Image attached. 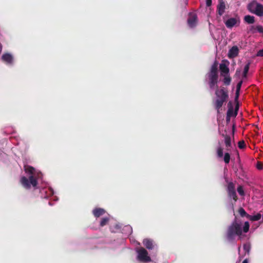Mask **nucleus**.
I'll use <instances>...</instances> for the list:
<instances>
[{
    "instance_id": "nucleus-1",
    "label": "nucleus",
    "mask_w": 263,
    "mask_h": 263,
    "mask_svg": "<svg viewBox=\"0 0 263 263\" xmlns=\"http://www.w3.org/2000/svg\"><path fill=\"white\" fill-rule=\"evenodd\" d=\"M208 76L209 79L210 88L213 89L215 85L216 86L215 93L216 98L213 100L212 103L215 109L217 110V114H220L221 107L229 98V93L228 90L224 87H221L220 89H218V86L217 85L218 79V63L216 61L212 65Z\"/></svg>"
},
{
    "instance_id": "nucleus-2",
    "label": "nucleus",
    "mask_w": 263,
    "mask_h": 263,
    "mask_svg": "<svg viewBox=\"0 0 263 263\" xmlns=\"http://www.w3.org/2000/svg\"><path fill=\"white\" fill-rule=\"evenodd\" d=\"M25 171L26 173L30 175L29 178L25 176H22L20 180L22 185L26 189L29 190L32 185L33 187H36L37 185V181L33 176L34 173V167L31 166H25Z\"/></svg>"
},
{
    "instance_id": "nucleus-3",
    "label": "nucleus",
    "mask_w": 263,
    "mask_h": 263,
    "mask_svg": "<svg viewBox=\"0 0 263 263\" xmlns=\"http://www.w3.org/2000/svg\"><path fill=\"white\" fill-rule=\"evenodd\" d=\"M242 232L241 225L235 220L228 227L226 237L229 241L232 242L236 236H241Z\"/></svg>"
},
{
    "instance_id": "nucleus-4",
    "label": "nucleus",
    "mask_w": 263,
    "mask_h": 263,
    "mask_svg": "<svg viewBox=\"0 0 263 263\" xmlns=\"http://www.w3.org/2000/svg\"><path fill=\"white\" fill-rule=\"evenodd\" d=\"M249 11L258 16H263V5L253 1L248 5Z\"/></svg>"
},
{
    "instance_id": "nucleus-5",
    "label": "nucleus",
    "mask_w": 263,
    "mask_h": 263,
    "mask_svg": "<svg viewBox=\"0 0 263 263\" xmlns=\"http://www.w3.org/2000/svg\"><path fill=\"white\" fill-rule=\"evenodd\" d=\"M137 253L138 254L137 259L139 261L143 262H148L152 260L151 257L148 256V252L144 248H139L137 250Z\"/></svg>"
},
{
    "instance_id": "nucleus-6",
    "label": "nucleus",
    "mask_w": 263,
    "mask_h": 263,
    "mask_svg": "<svg viewBox=\"0 0 263 263\" xmlns=\"http://www.w3.org/2000/svg\"><path fill=\"white\" fill-rule=\"evenodd\" d=\"M228 195L229 198H232L234 202H236L238 200V197L235 190V185L233 182H230L227 186Z\"/></svg>"
},
{
    "instance_id": "nucleus-7",
    "label": "nucleus",
    "mask_w": 263,
    "mask_h": 263,
    "mask_svg": "<svg viewBox=\"0 0 263 263\" xmlns=\"http://www.w3.org/2000/svg\"><path fill=\"white\" fill-rule=\"evenodd\" d=\"M223 149L221 146L218 147L217 148V157L221 158L223 156L224 162L226 164H228L229 163L231 159L230 154L229 153H226L223 156Z\"/></svg>"
},
{
    "instance_id": "nucleus-8",
    "label": "nucleus",
    "mask_w": 263,
    "mask_h": 263,
    "mask_svg": "<svg viewBox=\"0 0 263 263\" xmlns=\"http://www.w3.org/2000/svg\"><path fill=\"white\" fill-rule=\"evenodd\" d=\"M197 21V16L195 13H190L187 19V24L190 27H194L196 26Z\"/></svg>"
},
{
    "instance_id": "nucleus-9",
    "label": "nucleus",
    "mask_w": 263,
    "mask_h": 263,
    "mask_svg": "<svg viewBox=\"0 0 263 263\" xmlns=\"http://www.w3.org/2000/svg\"><path fill=\"white\" fill-rule=\"evenodd\" d=\"M239 53V49L237 46H233L228 52V57L229 59H233L236 57Z\"/></svg>"
},
{
    "instance_id": "nucleus-10",
    "label": "nucleus",
    "mask_w": 263,
    "mask_h": 263,
    "mask_svg": "<svg viewBox=\"0 0 263 263\" xmlns=\"http://www.w3.org/2000/svg\"><path fill=\"white\" fill-rule=\"evenodd\" d=\"M226 9V4L223 0H219L218 4L217 6V11L218 14L221 16L224 12Z\"/></svg>"
},
{
    "instance_id": "nucleus-11",
    "label": "nucleus",
    "mask_w": 263,
    "mask_h": 263,
    "mask_svg": "<svg viewBox=\"0 0 263 263\" xmlns=\"http://www.w3.org/2000/svg\"><path fill=\"white\" fill-rule=\"evenodd\" d=\"M143 244L148 250H152L154 249L156 246L153 240L149 238L144 239L143 240Z\"/></svg>"
},
{
    "instance_id": "nucleus-12",
    "label": "nucleus",
    "mask_w": 263,
    "mask_h": 263,
    "mask_svg": "<svg viewBox=\"0 0 263 263\" xmlns=\"http://www.w3.org/2000/svg\"><path fill=\"white\" fill-rule=\"evenodd\" d=\"M238 22H239V21L236 18L231 17L227 20L224 23L227 28H232L237 24Z\"/></svg>"
},
{
    "instance_id": "nucleus-13",
    "label": "nucleus",
    "mask_w": 263,
    "mask_h": 263,
    "mask_svg": "<svg viewBox=\"0 0 263 263\" xmlns=\"http://www.w3.org/2000/svg\"><path fill=\"white\" fill-rule=\"evenodd\" d=\"M105 213V210L102 208H96L92 211L95 217L98 218L104 215Z\"/></svg>"
},
{
    "instance_id": "nucleus-14",
    "label": "nucleus",
    "mask_w": 263,
    "mask_h": 263,
    "mask_svg": "<svg viewBox=\"0 0 263 263\" xmlns=\"http://www.w3.org/2000/svg\"><path fill=\"white\" fill-rule=\"evenodd\" d=\"M238 109V106L237 105L235 107V111L234 112L233 108L232 107L229 108L227 113V120L229 119L231 117L234 115L236 116L237 114V110Z\"/></svg>"
},
{
    "instance_id": "nucleus-15",
    "label": "nucleus",
    "mask_w": 263,
    "mask_h": 263,
    "mask_svg": "<svg viewBox=\"0 0 263 263\" xmlns=\"http://www.w3.org/2000/svg\"><path fill=\"white\" fill-rule=\"evenodd\" d=\"M2 60L8 64H11L13 62V57L9 53H5L2 57Z\"/></svg>"
},
{
    "instance_id": "nucleus-16",
    "label": "nucleus",
    "mask_w": 263,
    "mask_h": 263,
    "mask_svg": "<svg viewBox=\"0 0 263 263\" xmlns=\"http://www.w3.org/2000/svg\"><path fill=\"white\" fill-rule=\"evenodd\" d=\"M222 136L224 138V143L226 146L227 147V151L230 150V148L232 147V144H231V137L229 135H222Z\"/></svg>"
},
{
    "instance_id": "nucleus-17",
    "label": "nucleus",
    "mask_w": 263,
    "mask_h": 263,
    "mask_svg": "<svg viewBox=\"0 0 263 263\" xmlns=\"http://www.w3.org/2000/svg\"><path fill=\"white\" fill-rule=\"evenodd\" d=\"M219 68L222 73H225L226 74H229L230 69L226 64L224 63H221L219 66Z\"/></svg>"
},
{
    "instance_id": "nucleus-18",
    "label": "nucleus",
    "mask_w": 263,
    "mask_h": 263,
    "mask_svg": "<svg viewBox=\"0 0 263 263\" xmlns=\"http://www.w3.org/2000/svg\"><path fill=\"white\" fill-rule=\"evenodd\" d=\"M261 217V215L260 213H257L255 215H248V219L251 221H254L259 220Z\"/></svg>"
},
{
    "instance_id": "nucleus-19",
    "label": "nucleus",
    "mask_w": 263,
    "mask_h": 263,
    "mask_svg": "<svg viewBox=\"0 0 263 263\" xmlns=\"http://www.w3.org/2000/svg\"><path fill=\"white\" fill-rule=\"evenodd\" d=\"M244 20L248 24H252L255 22V17L253 16L248 15L245 16Z\"/></svg>"
},
{
    "instance_id": "nucleus-20",
    "label": "nucleus",
    "mask_w": 263,
    "mask_h": 263,
    "mask_svg": "<svg viewBox=\"0 0 263 263\" xmlns=\"http://www.w3.org/2000/svg\"><path fill=\"white\" fill-rule=\"evenodd\" d=\"M231 78L229 74H226L224 76V78L223 79V83L226 86H229L231 84Z\"/></svg>"
},
{
    "instance_id": "nucleus-21",
    "label": "nucleus",
    "mask_w": 263,
    "mask_h": 263,
    "mask_svg": "<svg viewBox=\"0 0 263 263\" xmlns=\"http://www.w3.org/2000/svg\"><path fill=\"white\" fill-rule=\"evenodd\" d=\"M250 62H248L245 66L242 77L243 78H246L250 68Z\"/></svg>"
},
{
    "instance_id": "nucleus-22",
    "label": "nucleus",
    "mask_w": 263,
    "mask_h": 263,
    "mask_svg": "<svg viewBox=\"0 0 263 263\" xmlns=\"http://www.w3.org/2000/svg\"><path fill=\"white\" fill-rule=\"evenodd\" d=\"M238 212L239 215H240V216L242 217H246L248 218V215H249V214L247 213L246 211L242 208H240L238 209Z\"/></svg>"
},
{
    "instance_id": "nucleus-23",
    "label": "nucleus",
    "mask_w": 263,
    "mask_h": 263,
    "mask_svg": "<svg viewBox=\"0 0 263 263\" xmlns=\"http://www.w3.org/2000/svg\"><path fill=\"white\" fill-rule=\"evenodd\" d=\"M109 218L108 217H104L102 218L100 221V226L104 227V226L106 225L109 222Z\"/></svg>"
},
{
    "instance_id": "nucleus-24",
    "label": "nucleus",
    "mask_w": 263,
    "mask_h": 263,
    "mask_svg": "<svg viewBox=\"0 0 263 263\" xmlns=\"http://www.w3.org/2000/svg\"><path fill=\"white\" fill-rule=\"evenodd\" d=\"M249 228H250V224H249V222L246 221L245 222V224L243 227V231L245 233H247L249 230Z\"/></svg>"
},
{
    "instance_id": "nucleus-25",
    "label": "nucleus",
    "mask_w": 263,
    "mask_h": 263,
    "mask_svg": "<svg viewBox=\"0 0 263 263\" xmlns=\"http://www.w3.org/2000/svg\"><path fill=\"white\" fill-rule=\"evenodd\" d=\"M238 146L240 149H243L246 147V145L243 140H241L238 143Z\"/></svg>"
},
{
    "instance_id": "nucleus-26",
    "label": "nucleus",
    "mask_w": 263,
    "mask_h": 263,
    "mask_svg": "<svg viewBox=\"0 0 263 263\" xmlns=\"http://www.w3.org/2000/svg\"><path fill=\"white\" fill-rule=\"evenodd\" d=\"M237 192L239 193V194L241 196H243L245 195V192L243 189V187L242 186L239 185L237 187Z\"/></svg>"
},
{
    "instance_id": "nucleus-27",
    "label": "nucleus",
    "mask_w": 263,
    "mask_h": 263,
    "mask_svg": "<svg viewBox=\"0 0 263 263\" xmlns=\"http://www.w3.org/2000/svg\"><path fill=\"white\" fill-rule=\"evenodd\" d=\"M243 249L245 251V252H247L249 253L250 250V247L248 244H244L243 245Z\"/></svg>"
},
{
    "instance_id": "nucleus-28",
    "label": "nucleus",
    "mask_w": 263,
    "mask_h": 263,
    "mask_svg": "<svg viewBox=\"0 0 263 263\" xmlns=\"http://www.w3.org/2000/svg\"><path fill=\"white\" fill-rule=\"evenodd\" d=\"M256 31L259 33H263V27L261 25H257L256 26Z\"/></svg>"
},
{
    "instance_id": "nucleus-29",
    "label": "nucleus",
    "mask_w": 263,
    "mask_h": 263,
    "mask_svg": "<svg viewBox=\"0 0 263 263\" xmlns=\"http://www.w3.org/2000/svg\"><path fill=\"white\" fill-rule=\"evenodd\" d=\"M256 167L258 170H261L263 168V164L259 161H258L256 164Z\"/></svg>"
},
{
    "instance_id": "nucleus-30",
    "label": "nucleus",
    "mask_w": 263,
    "mask_h": 263,
    "mask_svg": "<svg viewBox=\"0 0 263 263\" xmlns=\"http://www.w3.org/2000/svg\"><path fill=\"white\" fill-rule=\"evenodd\" d=\"M243 83L242 80H240L237 84L236 86V90H240L241 87L242 86V84Z\"/></svg>"
},
{
    "instance_id": "nucleus-31",
    "label": "nucleus",
    "mask_w": 263,
    "mask_h": 263,
    "mask_svg": "<svg viewBox=\"0 0 263 263\" xmlns=\"http://www.w3.org/2000/svg\"><path fill=\"white\" fill-rule=\"evenodd\" d=\"M250 31L253 33H255L256 31V27L254 26H251L250 29Z\"/></svg>"
},
{
    "instance_id": "nucleus-32",
    "label": "nucleus",
    "mask_w": 263,
    "mask_h": 263,
    "mask_svg": "<svg viewBox=\"0 0 263 263\" xmlns=\"http://www.w3.org/2000/svg\"><path fill=\"white\" fill-rule=\"evenodd\" d=\"M256 55L258 57H263V49L259 50Z\"/></svg>"
},
{
    "instance_id": "nucleus-33",
    "label": "nucleus",
    "mask_w": 263,
    "mask_h": 263,
    "mask_svg": "<svg viewBox=\"0 0 263 263\" xmlns=\"http://www.w3.org/2000/svg\"><path fill=\"white\" fill-rule=\"evenodd\" d=\"M239 92H240V90H236L235 98V100L238 99L239 96Z\"/></svg>"
},
{
    "instance_id": "nucleus-34",
    "label": "nucleus",
    "mask_w": 263,
    "mask_h": 263,
    "mask_svg": "<svg viewBox=\"0 0 263 263\" xmlns=\"http://www.w3.org/2000/svg\"><path fill=\"white\" fill-rule=\"evenodd\" d=\"M212 5V0H206V5L207 7H210Z\"/></svg>"
},
{
    "instance_id": "nucleus-35",
    "label": "nucleus",
    "mask_w": 263,
    "mask_h": 263,
    "mask_svg": "<svg viewBox=\"0 0 263 263\" xmlns=\"http://www.w3.org/2000/svg\"><path fill=\"white\" fill-rule=\"evenodd\" d=\"M240 70H236V72H235V76H239V74H240Z\"/></svg>"
},
{
    "instance_id": "nucleus-36",
    "label": "nucleus",
    "mask_w": 263,
    "mask_h": 263,
    "mask_svg": "<svg viewBox=\"0 0 263 263\" xmlns=\"http://www.w3.org/2000/svg\"><path fill=\"white\" fill-rule=\"evenodd\" d=\"M242 263H248V260H247V259H245V260L242 261Z\"/></svg>"
},
{
    "instance_id": "nucleus-37",
    "label": "nucleus",
    "mask_w": 263,
    "mask_h": 263,
    "mask_svg": "<svg viewBox=\"0 0 263 263\" xmlns=\"http://www.w3.org/2000/svg\"><path fill=\"white\" fill-rule=\"evenodd\" d=\"M232 207L233 210H234V205H233V203H232Z\"/></svg>"
}]
</instances>
